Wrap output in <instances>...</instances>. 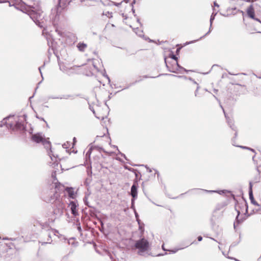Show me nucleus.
I'll list each match as a JSON object with an SVG mask.
<instances>
[{
    "instance_id": "nucleus-1",
    "label": "nucleus",
    "mask_w": 261,
    "mask_h": 261,
    "mask_svg": "<svg viewBox=\"0 0 261 261\" xmlns=\"http://www.w3.org/2000/svg\"><path fill=\"white\" fill-rule=\"evenodd\" d=\"M10 6H14L17 9L28 13L30 18L40 28L43 27L42 11L39 5H27L22 0H10L8 1Z\"/></svg>"
},
{
    "instance_id": "nucleus-2",
    "label": "nucleus",
    "mask_w": 261,
    "mask_h": 261,
    "mask_svg": "<svg viewBox=\"0 0 261 261\" xmlns=\"http://www.w3.org/2000/svg\"><path fill=\"white\" fill-rule=\"evenodd\" d=\"M23 119L21 117L15 116L7 117L0 122V127L6 125L8 129L13 131L23 130L25 129L23 120L26 116L23 115Z\"/></svg>"
},
{
    "instance_id": "nucleus-3",
    "label": "nucleus",
    "mask_w": 261,
    "mask_h": 261,
    "mask_svg": "<svg viewBox=\"0 0 261 261\" xmlns=\"http://www.w3.org/2000/svg\"><path fill=\"white\" fill-rule=\"evenodd\" d=\"M62 186L59 183L55 182L50 186L44 189L42 193V197L44 201L47 202L53 203L57 200H60L63 198L60 196V189Z\"/></svg>"
},
{
    "instance_id": "nucleus-4",
    "label": "nucleus",
    "mask_w": 261,
    "mask_h": 261,
    "mask_svg": "<svg viewBox=\"0 0 261 261\" xmlns=\"http://www.w3.org/2000/svg\"><path fill=\"white\" fill-rule=\"evenodd\" d=\"M53 213L56 218H60L63 215L64 210H65V204L63 201V198L57 200L56 202L53 203Z\"/></svg>"
},
{
    "instance_id": "nucleus-5",
    "label": "nucleus",
    "mask_w": 261,
    "mask_h": 261,
    "mask_svg": "<svg viewBox=\"0 0 261 261\" xmlns=\"http://www.w3.org/2000/svg\"><path fill=\"white\" fill-rule=\"evenodd\" d=\"M149 248V242L144 238L141 239L137 241L135 244L133 249H138V253L142 255L143 253L148 250Z\"/></svg>"
},
{
    "instance_id": "nucleus-6",
    "label": "nucleus",
    "mask_w": 261,
    "mask_h": 261,
    "mask_svg": "<svg viewBox=\"0 0 261 261\" xmlns=\"http://www.w3.org/2000/svg\"><path fill=\"white\" fill-rule=\"evenodd\" d=\"M32 140L37 143H42L46 148H49L50 147V142L44 137L42 133H37L32 135Z\"/></svg>"
},
{
    "instance_id": "nucleus-7",
    "label": "nucleus",
    "mask_w": 261,
    "mask_h": 261,
    "mask_svg": "<svg viewBox=\"0 0 261 261\" xmlns=\"http://www.w3.org/2000/svg\"><path fill=\"white\" fill-rule=\"evenodd\" d=\"M171 58L172 59H174L175 61H176V64L175 66H174L171 69L169 68V66H168L167 64L166 63V66L168 68H169V71L171 72L176 73L177 72V71H179V70H182L184 71L188 72L189 70L186 69L184 67L180 66L177 63V58L174 55H172L171 56Z\"/></svg>"
},
{
    "instance_id": "nucleus-8",
    "label": "nucleus",
    "mask_w": 261,
    "mask_h": 261,
    "mask_svg": "<svg viewBox=\"0 0 261 261\" xmlns=\"http://www.w3.org/2000/svg\"><path fill=\"white\" fill-rule=\"evenodd\" d=\"M78 206H79V204H78L77 202L75 201H71L69 204V207H70V209L71 210V214L74 217H76L79 215Z\"/></svg>"
},
{
    "instance_id": "nucleus-9",
    "label": "nucleus",
    "mask_w": 261,
    "mask_h": 261,
    "mask_svg": "<svg viewBox=\"0 0 261 261\" xmlns=\"http://www.w3.org/2000/svg\"><path fill=\"white\" fill-rule=\"evenodd\" d=\"M247 13L248 16L250 18H252V19H254V20H255L256 21H257L259 23H261V20H260L259 19L255 17L254 10V8H253L252 5H250L248 8V9L247 10Z\"/></svg>"
},
{
    "instance_id": "nucleus-10",
    "label": "nucleus",
    "mask_w": 261,
    "mask_h": 261,
    "mask_svg": "<svg viewBox=\"0 0 261 261\" xmlns=\"http://www.w3.org/2000/svg\"><path fill=\"white\" fill-rule=\"evenodd\" d=\"M138 183L135 182L131 187L130 195L132 198H137L138 195Z\"/></svg>"
},
{
    "instance_id": "nucleus-11",
    "label": "nucleus",
    "mask_w": 261,
    "mask_h": 261,
    "mask_svg": "<svg viewBox=\"0 0 261 261\" xmlns=\"http://www.w3.org/2000/svg\"><path fill=\"white\" fill-rule=\"evenodd\" d=\"M74 98V96L73 95L67 94V95H63L61 96L58 97H54L49 96L47 97V99L48 100L49 99H73Z\"/></svg>"
},
{
    "instance_id": "nucleus-12",
    "label": "nucleus",
    "mask_w": 261,
    "mask_h": 261,
    "mask_svg": "<svg viewBox=\"0 0 261 261\" xmlns=\"http://www.w3.org/2000/svg\"><path fill=\"white\" fill-rule=\"evenodd\" d=\"M46 235L47 236L48 238L46 239V242H44V243H51L52 241V237L55 235V230L54 229H49L46 232Z\"/></svg>"
},
{
    "instance_id": "nucleus-13",
    "label": "nucleus",
    "mask_w": 261,
    "mask_h": 261,
    "mask_svg": "<svg viewBox=\"0 0 261 261\" xmlns=\"http://www.w3.org/2000/svg\"><path fill=\"white\" fill-rule=\"evenodd\" d=\"M59 66L60 70L63 72H65L68 75L72 73V71L73 70L72 68H68L63 64H59Z\"/></svg>"
},
{
    "instance_id": "nucleus-14",
    "label": "nucleus",
    "mask_w": 261,
    "mask_h": 261,
    "mask_svg": "<svg viewBox=\"0 0 261 261\" xmlns=\"http://www.w3.org/2000/svg\"><path fill=\"white\" fill-rule=\"evenodd\" d=\"M65 190L66 191L67 193H68V195L69 197L73 199L75 197V193L74 192V190L72 188H66L65 189Z\"/></svg>"
},
{
    "instance_id": "nucleus-15",
    "label": "nucleus",
    "mask_w": 261,
    "mask_h": 261,
    "mask_svg": "<svg viewBox=\"0 0 261 261\" xmlns=\"http://www.w3.org/2000/svg\"><path fill=\"white\" fill-rule=\"evenodd\" d=\"M87 47V44L84 43L80 42L77 44V48L81 51H84Z\"/></svg>"
},
{
    "instance_id": "nucleus-16",
    "label": "nucleus",
    "mask_w": 261,
    "mask_h": 261,
    "mask_svg": "<svg viewBox=\"0 0 261 261\" xmlns=\"http://www.w3.org/2000/svg\"><path fill=\"white\" fill-rule=\"evenodd\" d=\"M221 108H222V109H223V112H224V113L225 116V117H226V120H227V123H228V124L229 125L230 127L232 129H233V130H236V129H235V128H235V127H233V126L231 125V124H232L231 120L230 119H229V118L226 116V114H225V113L224 110V109L223 108V107H222L221 106Z\"/></svg>"
},
{
    "instance_id": "nucleus-17",
    "label": "nucleus",
    "mask_w": 261,
    "mask_h": 261,
    "mask_svg": "<svg viewBox=\"0 0 261 261\" xmlns=\"http://www.w3.org/2000/svg\"><path fill=\"white\" fill-rule=\"evenodd\" d=\"M249 196V199H250L251 202L252 203H253V204L256 205H258V206L259 205L255 201V200L253 198V193H252L251 197L250 196Z\"/></svg>"
},
{
    "instance_id": "nucleus-18",
    "label": "nucleus",
    "mask_w": 261,
    "mask_h": 261,
    "mask_svg": "<svg viewBox=\"0 0 261 261\" xmlns=\"http://www.w3.org/2000/svg\"><path fill=\"white\" fill-rule=\"evenodd\" d=\"M135 33L140 37H142L143 36V31L139 30L138 28L136 29Z\"/></svg>"
},
{
    "instance_id": "nucleus-19",
    "label": "nucleus",
    "mask_w": 261,
    "mask_h": 261,
    "mask_svg": "<svg viewBox=\"0 0 261 261\" xmlns=\"http://www.w3.org/2000/svg\"><path fill=\"white\" fill-rule=\"evenodd\" d=\"M252 182H249V196H252Z\"/></svg>"
},
{
    "instance_id": "nucleus-20",
    "label": "nucleus",
    "mask_w": 261,
    "mask_h": 261,
    "mask_svg": "<svg viewBox=\"0 0 261 261\" xmlns=\"http://www.w3.org/2000/svg\"><path fill=\"white\" fill-rule=\"evenodd\" d=\"M136 199V198H133L132 199V201H131L132 205H131L130 208H132L133 210H135V200Z\"/></svg>"
},
{
    "instance_id": "nucleus-21",
    "label": "nucleus",
    "mask_w": 261,
    "mask_h": 261,
    "mask_svg": "<svg viewBox=\"0 0 261 261\" xmlns=\"http://www.w3.org/2000/svg\"><path fill=\"white\" fill-rule=\"evenodd\" d=\"M205 192H208V193H219V194L224 193V192L223 191H220L219 192H218L217 191H214V190H205Z\"/></svg>"
},
{
    "instance_id": "nucleus-22",
    "label": "nucleus",
    "mask_w": 261,
    "mask_h": 261,
    "mask_svg": "<svg viewBox=\"0 0 261 261\" xmlns=\"http://www.w3.org/2000/svg\"><path fill=\"white\" fill-rule=\"evenodd\" d=\"M216 15V14H214V13L212 14V15H211V18H210V23H211V27H212V22H213V21L215 19V16Z\"/></svg>"
},
{
    "instance_id": "nucleus-23",
    "label": "nucleus",
    "mask_w": 261,
    "mask_h": 261,
    "mask_svg": "<svg viewBox=\"0 0 261 261\" xmlns=\"http://www.w3.org/2000/svg\"><path fill=\"white\" fill-rule=\"evenodd\" d=\"M185 247H182V248H178V249H175L174 250H169V251L171 252L172 253H176L177 251H178L180 249H182L183 248H184Z\"/></svg>"
},
{
    "instance_id": "nucleus-24",
    "label": "nucleus",
    "mask_w": 261,
    "mask_h": 261,
    "mask_svg": "<svg viewBox=\"0 0 261 261\" xmlns=\"http://www.w3.org/2000/svg\"><path fill=\"white\" fill-rule=\"evenodd\" d=\"M240 147H241V148H244V149H249L251 151H252V152H255V150L253 149H252V148H249V147H245V146H239Z\"/></svg>"
},
{
    "instance_id": "nucleus-25",
    "label": "nucleus",
    "mask_w": 261,
    "mask_h": 261,
    "mask_svg": "<svg viewBox=\"0 0 261 261\" xmlns=\"http://www.w3.org/2000/svg\"><path fill=\"white\" fill-rule=\"evenodd\" d=\"M211 30H212V27H210L208 31L203 36L200 37V39L204 37L205 36L208 35L211 32Z\"/></svg>"
},
{
    "instance_id": "nucleus-26",
    "label": "nucleus",
    "mask_w": 261,
    "mask_h": 261,
    "mask_svg": "<svg viewBox=\"0 0 261 261\" xmlns=\"http://www.w3.org/2000/svg\"><path fill=\"white\" fill-rule=\"evenodd\" d=\"M3 240H11V241H13V240H15V239H13V238H3Z\"/></svg>"
},
{
    "instance_id": "nucleus-27",
    "label": "nucleus",
    "mask_w": 261,
    "mask_h": 261,
    "mask_svg": "<svg viewBox=\"0 0 261 261\" xmlns=\"http://www.w3.org/2000/svg\"><path fill=\"white\" fill-rule=\"evenodd\" d=\"M200 87L199 86H197V88H196V91L195 92V96H197V94H198V90H199Z\"/></svg>"
},
{
    "instance_id": "nucleus-28",
    "label": "nucleus",
    "mask_w": 261,
    "mask_h": 261,
    "mask_svg": "<svg viewBox=\"0 0 261 261\" xmlns=\"http://www.w3.org/2000/svg\"><path fill=\"white\" fill-rule=\"evenodd\" d=\"M240 212L238 211V216L236 217V220L238 221V223L240 222V220H239V215L240 214Z\"/></svg>"
},
{
    "instance_id": "nucleus-29",
    "label": "nucleus",
    "mask_w": 261,
    "mask_h": 261,
    "mask_svg": "<svg viewBox=\"0 0 261 261\" xmlns=\"http://www.w3.org/2000/svg\"><path fill=\"white\" fill-rule=\"evenodd\" d=\"M67 259H68L67 257L65 256L62 258V261H68Z\"/></svg>"
},
{
    "instance_id": "nucleus-30",
    "label": "nucleus",
    "mask_w": 261,
    "mask_h": 261,
    "mask_svg": "<svg viewBox=\"0 0 261 261\" xmlns=\"http://www.w3.org/2000/svg\"><path fill=\"white\" fill-rule=\"evenodd\" d=\"M103 76H104L105 77H106L108 80L109 82H110V78L109 77V76H108V75H107L106 74L104 73V74H103Z\"/></svg>"
},
{
    "instance_id": "nucleus-31",
    "label": "nucleus",
    "mask_w": 261,
    "mask_h": 261,
    "mask_svg": "<svg viewBox=\"0 0 261 261\" xmlns=\"http://www.w3.org/2000/svg\"><path fill=\"white\" fill-rule=\"evenodd\" d=\"M197 239L198 241H201L202 240V237L201 236H199L198 237Z\"/></svg>"
},
{
    "instance_id": "nucleus-32",
    "label": "nucleus",
    "mask_w": 261,
    "mask_h": 261,
    "mask_svg": "<svg viewBox=\"0 0 261 261\" xmlns=\"http://www.w3.org/2000/svg\"><path fill=\"white\" fill-rule=\"evenodd\" d=\"M44 67V65H43V66H42V67H40L39 68V71H40V74H41V76H42V72H41V68H42V67Z\"/></svg>"
},
{
    "instance_id": "nucleus-33",
    "label": "nucleus",
    "mask_w": 261,
    "mask_h": 261,
    "mask_svg": "<svg viewBox=\"0 0 261 261\" xmlns=\"http://www.w3.org/2000/svg\"><path fill=\"white\" fill-rule=\"evenodd\" d=\"M134 212H135V216H136V217L137 218L138 217V214H137V213L136 212V210H134Z\"/></svg>"
},
{
    "instance_id": "nucleus-34",
    "label": "nucleus",
    "mask_w": 261,
    "mask_h": 261,
    "mask_svg": "<svg viewBox=\"0 0 261 261\" xmlns=\"http://www.w3.org/2000/svg\"><path fill=\"white\" fill-rule=\"evenodd\" d=\"M63 147L64 148H67V145H66V144H64L63 145Z\"/></svg>"
},
{
    "instance_id": "nucleus-35",
    "label": "nucleus",
    "mask_w": 261,
    "mask_h": 261,
    "mask_svg": "<svg viewBox=\"0 0 261 261\" xmlns=\"http://www.w3.org/2000/svg\"><path fill=\"white\" fill-rule=\"evenodd\" d=\"M214 5L216 7H219V5L216 2L214 3Z\"/></svg>"
},
{
    "instance_id": "nucleus-36",
    "label": "nucleus",
    "mask_w": 261,
    "mask_h": 261,
    "mask_svg": "<svg viewBox=\"0 0 261 261\" xmlns=\"http://www.w3.org/2000/svg\"><path fill=\"white\" fill-rule=\"evenodd\" d=\"M162 247V249H163L164 250H165V251H166V250L165 249V248H164V245H163Z\"/></svg>"
},
{
    "instance_id": "nucleus-37",
    "label": "nucleus",
    "mask_w": 261,
    "mask_h": 261,
    "mask_svg": "<svg viewBox=\"0 0 261 261\" xmlns=\"http://www.w3.org/2000/svg\"><path fill=\"white\" fill-rule=\"evenodd\" d=\"M89 153H90V150L87 152L86 156H87Z\"/></svg>"
},
{
    "instance_id": "nucleus-38",
    "label": "nucleus",
    "mask_w": 261,
    "mask_h": 261,
    "mask_svg": "<svg viewBox=\"0 0 261 261\" xmlns=\"http://www.w3.org/2000/svg\"><path fill=\"white\" fill-rule=\"evenodd\" d=\"M246 2H253V0H245Z\"/></svg>"
},
{
    "instance_id": "nucleus-39",
    "label": "nucleus",
    "mask_w": 261,
    "mask_h": 261,
    "mask_svg": "<svg viewBox=\"0 0 261 261\" xmlns=\"http://www.w3.org/2000/svg\"><path fill=\"white\" fill-rule=\"evenodd\" d=\"M6 2V0H0V2L3 3Z\"/></svg>"
},
{
    "instance_id": "nucleus-40",
    "label": "nucleus",
    "mask_w": 261,
    "mask_h": 261,
    "mask_svg": "<svg viewBox=\"0 0 261 261\" xmlns=\"http://www.w3.org/2000/svg\"><path fill=\"white\" fill-rule=\"evenodd\" d=\"M195 41H191V42H188V43H187V44H190V43H193V42H195Z\"/></svg>"
},
{
    "instance_id": "nucleus-41",
    "label": "nucleus",
    "mask_w": 261,
    "mask_h": 261,
    "mask_svg": "<svg viewBox=\"0 0 261 261\" xmlns=\"http://www.w3.org/2000/svg\"><path fill=\"white\" fill-rule=\"evenodd\" d=\"M78 229L79 231H81V228L80 226L78 227Z\"/></svg>"
},
{
    "instance_id": "nucleus-42",
    "label": "nucleus",
    "mask_w": 261,
    "mask_h": 261,
    "mask_svg": "<svg viewBox=\"0 0 261 261\" xmlns=\"http://www.w3.org/2000/svg\"><path fill=\"white\" fill-rule=\"evenodd\" d=\"M141 81V79L139 80H138V81H136L135 82V83L139 82H140V81Z\"/></svg>"
},
{
    "instance_id": "nucleus-43",
    "label": "nucleus",
    "mask_w": 261,
    "mask_h": 261,
    "mask_svg": "<svg viewBox=\"0 0 261 261\" xmlns=\"http://www.w3.org/2000/svg\"><path fill=\"white\" fill-rule=\"evenodd\" d=\"M255 155H254V156H253V157H252V160H253V161H254V158H255Z\"/></svg>"
},
{
    "instance_id": "nucleus-44",
    "label": "nucleus",
    "mask_w": 261,
    "mask_h": 261,
    "mask_svg": "<svg viewBox=\"0 0 261 261\" xmlns=\"http://www.w3.org/2000/svg\"><path fill=\"white\" fill-rule=\"evenodd\" d=\"M49 156H50V157L51 159L52 160H53V158H52V156H51V154H50V153H49Z\"/></svg>"
},
{
    "instance_id": "nucleus-45",
    "label": "nucleus",
    "mask_w": 261,
    "mask_h": 261,
    "mask_svg": "<svg viewBox=\"0 0 261 261\" xmlns=\"http://www.w3.org/2000/svg\"><path fill=\"white\" fill-rule=\"evenodd\" d=\"M193 82H194V83L195 84H197V85H198V84H197V83L195 81H193Z\"/></svg>"
},
{
    "instance_id": "nucleus-46",
    "label": "nucleus",
    "mask_w": 261,
    "mask_h": 261,
    "mask_svg": "<svg viewBox=\"0 0 261 261\" xmlns=\"http://www.w3.org/2000/svg\"><path fill=\"white\" fill-rule=\"evenodd\" d=\"M214 97L217 100H218V99L217 98V97H216L215 95H214Z\"/></svg>"
},
{
    "instance_id": "nucleus-47",
    "label": "nucleus",
    "mask_w": 261,
    "mask_h": 261,
    "mask_svg": "<svg viewBox=\"0 0 261 261\" xmlns=\"http://www.w3.org/2000/svg\"><path fill=\"white\" fill-rule=\"evenodd\" d=\"M149 172H151V169H149Z\"/></svg>"
},
{
    "instance_id": "nucleus-48",
    "label": "nucleus",
    "mask_w": 261,
    "mask_h": 261,
    "mask_svg": "<svg viewBox=\"0 0 261 261\" xmlns=\"http://www.w3.org/2000/svg\"><path fill=\"white\" fill-rule=\"evenodd\" d=\"M144 78H147V76H144Z\"/></svg>"
},
{
    "instance_id": "nucleus-49",
    "label": "nucleus",
    "mask_w": 261,
    "mask_h": 261,
    "mask_svg": "<svg viewBox=\"0 0 261 261\" xmlns=\"http://www.w3.org/2000/svg\"><path fill=\"white\" fill-rule=\"evenodd\" d=\"M228 258H231V259H233V258H231V257H228Z\"/></svg>"
},
{
    "instance_id": "nucleus-50",
    "label": "nucleus",
    "mask_w": 261,
    "mask_h": 261,
    "mask_svg": "<svg viewBox=\"0 0 261 261\" xmlns=\"http://www.w3.org/2000/svg\"><path fill=\"white\" fill-rule=\"evenodd\" d=\"M234 227H236V223H234Z\"/></svg>"
},
{
    "instance_id": "nucleus-51",
    "label": "nucleus",
    "mask_w": 261,
    "mask_h": 261,
    "mask_svg": "<svg viewBox=\"0 0 261 261\" xmlns=\"http://www.w3.org/2000/svg\"><path fill=\"white\" fill-rule=\"evenodd\" d=\"M170 75H171V76H175V75H173V74H170Z\"/></svg>"
},
{
    "instance_id": "nucleus-52",
    "label": "nucleus",
    "mask_w": 261,
    "mask_h": 261,
    "mask_svg": "<svg viewBox=\"0 0 261 261\" xmlns=\"http://www.w3.org/2000/svg\"><path fill=\"white\" fill-rule=\"evenodd\" d=\"M235 136H237V132L235 133Z\"/></svg>"
},
{
    "instance_id": "nucleus-53",
    "label": "nucleus",
    "mask_w": 261,
    "mask_h": 261,
    "mask_svg": "<svg viewBox=\"0 0 261 261\" xmlns=\"http://www.w3.org/2000/svg\"><path fill=\"white\" fill-rule=\"evenodd\" d=\"M75 138H73V141H75Z\"/></svg>"
},
{
    "instance_id": "nucleus-54",
    "label": "nucleus",
    "mask_w": 261,
    "mask_h": 261,
    "mask_svg": "<svg viewBox=\"0 0 261 261\" xmlns=\"http://www.w3.org/2000/svg\"><path fill=\"white\" fill-rule=\"evenodd\" d=\"M211 239L212 240H214V239H213V238H211Z\"/></svg>"
},
{
    "instance_id": "nucleus-55",
    "label": "nucleus",
    "mask_w": 261,
    "mask_h": 261,
    "mask_svg": "<svg viewBox=\"0 0 261 261\" xmlns=\"http://www.w3.org/2000/svg\"><path fill=\"white\" fill-rule=\"evenodd\" d=\"M190 80H191V81H193L192 79L191 78H190Z\"/></svg>"
}]
</instances>
